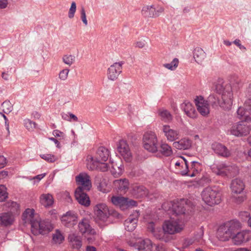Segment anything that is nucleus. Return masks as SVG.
Here are the masks:
<instances>
[{
	"instance_id": "680f3d73",
	"label": "nucleus",
	"mask_w": 251,
	"mask_h": 251,
	"mask_svg": "<svg viewBox=\"0 0 251 251\" xmlns=\"http://www.w3.org/2000/svg\"><path fill=\"white\" fill-rule=\"evenodd\" d=\"M109 216H112L118 219L121 217V215L117 211L112 209H109Z\"/></svg>"
},
{
	"instance_id": "8fccbe9b",
	"label": "nucleus",
	"mask_w": 251,
	"mask_h": 251,
	"mask_svg": "<svg viewBox=\"0 0 251 251\" xmlns=\"http://www.w3.org/2000/svg\"><path fill=\"white\" fill-rule=\"evenodd\" d=\"M40 156L42 159L50 163H53L57 160L56 156L50 154H40Z\"/></svg>"
},
{
	"instance_id": "f3484780",
	"label": "nucleus",
	"mask_w": 251,
	"mask_h": 251,
	"mask_svg": "<svg viewBox=\"0 0 251 251\" xmlns=\"http://www.w3.org/2000/svg\"><path fill=\"white\" fill-rule=\"evenodd\" d=\"M139 215V211H135L125 220L124 226L126 230L131 232L135 229L137 226Z\"/></svg>"
},
{
	"instance_id": "e433bc0d",
	"label": "nucleus",
	"mask_w": 251,
	"mask_h": 251,
	"mask_svg": "<svg viewBox=\"0 0 251 251\" xmlns=\"http://www.w3.org/2000/svg\"><path fill=\"white\" fill-rule=\"evenodd\" d=\"M100 160L96 157L94 158L91 155H88L86 158V165L89 170H94L98 168Z\"/></svg>"
},
{
	"instance_id": "5701e85b",
	"label": "nucleus",
	"mask_w": 251,
	"mask_h": 251,
	"mask_svg": "<svg viewBox=\"0 0 251 251\" xmlns=\"http://www.w3.org/2000/svg\"><path fill=\"white\" fill-rule=\"evenodd\" d=\"M245 187L243 181L239 178L232 180L230 184L232 194H241V192L244 191Z\"/></svg>"
},
{
	"instance_id": "a878e982",
	"label": "nucleus",
	"mask_w": 251,
	"mask_h": 251,
	"mask_svg": "<svg viewBox=\"0 0 251 251\" xmlns=\"http://www.w3.org/2000/svg\"><path fill=\"white\" fill-rule=\"evenodd\" d=\"M192 141L188 138H183L179 141L175 142L173 146L178 150H188L192 146Z\"/></svg>"
},
{
	"instance_id": "bf43d9fd",
	"label": "nucleus",
	"mask_w": 251,
	"mask_h": 251,
	"mask_svg": "<svg viewBox=\"0 0 251 251\" xmlns=\"http://www.w3.org/2000/svg\"><path fill=\"white\" fill-rule=\"evenodd\" d=\"M72 243V246L73 248L75 249H78L80 248L82 246V242L80 238L76 240L75 242H73Z\"/></svg>"
},
{
	"instance_id": "72a5a7b5",
	"label": "nucleus",
	"mask_w": 251,
	"mask_h": 251,
	"mask_svg": "<svg viewBox=\"0 0 251 251\" xmlns=\"http://www.w3.org/2000/svg\"><path fill=\"white\" fill-rule=\"evenodd\" d=\"M201 163L197 161H192L191 162V168L189 172L185 176L190 177H194L199 174L201 170Z\"/></svg>"
},
{
	"instance_id": "6e6552de",
	"label": "nucleus",
	"mask_w": 251,
	"mask_h": 251,
	"mask_svg": "<svg viewBox=\"0 0 251 251\" xmlns=\"http://www.w3.org/2000/svg\"><path fill=\"white\" fill-rule=\"evenodd\" d=\"M111 200L113 204L119 206L123 210L137 205L136 201L123 197L113 196Z\"/></svg>"
},
{
	"instance_id": "774afa93",
	"label": "nucleus",
	"mask_w": 251,
	"mask_h": 251,
	"mask_svg": "<svg viewBox=\"0 0 251 251\" xmlns=\"http://www.w3.org/2000/svg\"><path fill=\"white\" fill-rule=\"evenodd\" d=\"M246 95L251 99V83L249 85L246 90Z\"/></svg>"
},
{
	"instance_id": "4d7b16f0",
	"label": "nucleus",
	"mask_w": 251,
	"mask_h": 251,
	"mask_svg": "<svg viewBox=\"0 0 251 251\" xmlns=\"http://www.w3.org/2000/svg\"><path fill=\"white\" fill-rule=\"evenodd\" d=\"M80 14H81V19L82 22L85 25H87L88 22H87V20L86 19L85 10L83 7H82L81 8Z\"/></svg>"
},
{
	"instance_id": "9b49d317",
	"label": "nucleus",
	"mask_w": 251,
	"mask_h": 251,
	"mask_svg": "<svg viewBox=\"0 0 251 251\" xmlns=\"http://www.w3.org/2000/svg\"><path fill=\"white\" fill-rule=\"evenodd\" d=\"M124 62L114 63L107 70V78L108 79L115 81L117 80L119 75L122 72V66Z\"/></svg>"
},
{
	"instance_id": "f03ea898",
	"label": "nucleus",
	"mask_w": 251,
	"mask_h": 251,
	"mask_svg": "<svg viewBox=\"0 0 251 251\" xmlns=\"http://www.w3.org/2000/svg\"><path fill=\"white\" fill-rule=\"evenodd\" d=\"M241 227L240 223L237 220H231L221 225L218 229L217 238L221 241H227Z\"/></svg>"
},
{
	"instance_id": "cd10ccee",
	"label": "nucleus",
	"mask_w": 251,
	"mask_h": 251,
	"mask_svg": "<svg viewBox=\"0 0 251 251\" xmlns=\"http://www.w3.org/2000/svg\"><path fill=\"white\" fill-rule=\"evenodd\" d=\"M249 110L247 109V101L245 103V107L240 106L237 111V117L240 119L245 120L244 122H251V117L250 114Z\"/></svg>"
},
{
	"instance_id": "603ef678",
	"label": "nucleus",
	"mask_w": 251,
	"mask_h": 251,
	"mask_svg": "<svg viewBox=\"0 0 251 251\" xmlns=\"http://www.w3.org/2000/svg\"><path fill=\"white\" fill-rule=\"evenodd\" d=\"M25 126L28 130H31L36 127V124L29 119H25L24 121Z\"/></svg>"
},
{
	"instance_id": "37998d69",
	"label": "nucleus",
	"mask_w": 251,
	"mask_h": 251,
	"mask_svg": "<svg viewBox=\"0 0 251 251\" xmlns=\"http://www.w3.org/2000/svg\"><path fill=\"white\" fill-rule=\"evenodd\" d=\"M1 106L3 112L6 114L10 113L13 109V106L9 100L4 101L2 103Z\"/></svg>"
},
{
	"instance_id": "f704fd0d",
	"label": "nucleus",
	"mask_w": 251,
	"mask_h": 251,
	"mask_svg": "<svg viewBox=\"0 0 251 251\" xmlns=\"http://www.w3.org/2000/svg\"><path fill=\"white\" fill-rule=\"evenodd\" d=\"M193 56L195 61L200 64L204 60L206 57V53L201 48L197 47L194 50Z\"/></svg>"
},
{
	"instance_id": "58836bf2",
	"label": "nucleus",
	"mask_w": 251,
	"mask_h": 251,
	"mask_svg": "<svg viewBox=\"0 0 251 251\" xmlns=\"http://www.w3.org/2000/svg\"><path fill=\"white\" fill-rule=\"evenodd\" d=\"M232 201L239 204L243 202L246 199V195L243 191L241 194H232Z\"/></svg>"
},
{
	"instance_id": "49530a36",
	"label": "nucleus",
	"mask_w": 251,
	"mask_h": 251,
	"mask_svg": "<svg viewBox=\"0 0 251 251\" xmlns=\"http://www.w3.org/2000/svg\"><path fill=\"white\" fill-rule=\"evenodd\" d=\"M159 115L161 116L162 120L165 121V122L170 121L172 119V116L171 114L167 110H164L162 111H160Z\"/></svg>"
},
{
	"instance_id": "2eb2a0df",
	"label": "nucleus",
	"mask_w": 251,
	"mask_h": 251,
	"mask_svg": "<svg viewBox=\"0 0 251 251\" xmlns=\"http://www.w3.org/2000/svg\"><path fill=\"white\" fill-rule=\"evenodd\" d=\"M118 150L125 160L129 162L132 160V154L127 143L124 140H121L118 146Z\"/></svg>"
},
{
	"instance_id": "79ce46f5",
	"label": "nucleus",
	"mask_w": 251,
	"mask_h": 251,
	"mask_svg": "<svg viewBox=\"0 0 251 251\" xmlns=\"http://www.w3.org/2000/svg\"><path fill=\"white\" fill-rule=\"evenodd\" d=\"M6 206L8 207L11 212L15 213L17 212L19 209V204L15 201H9L6 202Z\"/></svg>"
},
{
	"instance_id": "2f4dec72",
	"label": "nucleus",
	"mask_w": 251,
	"mask_h": 251,
	"mask_svg": "<svg viewBox=\"0 0 251 251\" xmlns=\"http://www.w3.org/2000/svg\"><path fill=\"white\" fill-rule=\"evenodd\" d=\"M109 156V151L104 147H100L97 151V158L101 162H105Z\"/></svg>"
},
{
	"instance_id": "b1692460",
	"label": "nucleus",
	"mask_w": 251,
	"mask_h": 251,
	"mask_svg": "<svg viewBox=\"0 0 251 251\" xmlns=\"http://www.w3.org/2000/svg\"><path fill=\"white\" fill-rule=\"evenodd\" d=\"M195 104L197 107L198 111L202 116L207 115L209 112L208 104L206 102H204V100L202 97H198L195 100Z\"/></svg>"
},
{
	"instance_id": "f8f14e48",
	"label": "nucleus",
	"mask_w": 251,
	"mask_h": 251,
	"mask_svg": "<svg viewBox=\"0 0 251 251\" xmlns=\"http://www.w3.org/2000/svg\"><path fill=\"white\" fill-rule=\"evenodd\" d=\"M97 217L102 221H105L109 216V209L105 203L97 204L94 208Z\"/></svg>"
},
{
	"instance_id": "13d9d810",
	"label": "nucleus",
	"mask_w": 251,
	"mask_h": 251,
	"mask_svg": "<svg viewBox=\"0 0 251 251\" xmlns=\"http://www.w3.org/2000/svg\"><path fill=\"white\" fill-rule=\"evenodd\" d=\"M172 235V234H170L167 231H165L164 235H163V237L161 239V240L165 242H169L173 239Z\"/></svg>"
},
{
	"instance_id": "a211bd4d",
	"label": "nucleus",
	"mask_w": 251,
	"mask_h": 251,
	"mask_svg": "<svg viewBox=\"0 0 251 251\" xmlns=\"http://www.w3.org/2000/svg\"><path fill=\"white\" fill-rule=\"evenodd\" d=\"M79 232L82 235H93L96 232L90 225V221L88 219H82L78 224Z\"/></svg>"
},
{
	"instance_id": "dca6fc26",
	"label": "nucleus",
	"mask_w": 251,
	"mask_h": 251,
	"mask_svg": "<svg viewBox=\"0 0 251 251\" xmlns=\"http://www.w3.org/2000/svg\"><path fill=\"white\" fill-rule=\"evenodd\" d=\"M163 229L170 234H174L181 231L183 229V226L176 221L171 220L165 223Z\"/></svg>"
},
{
	"instance_id": "393cba45",
	"label": "nucleus",
	"mask_w": 251,
	"mask_h": 251,
	"mask_svg": "<svg viewBox=\"0 0 251 251\" xmlns=\"http://www.w3.org/2000/svg\"><path fill=\"white\" fill-rule=\"evenodd\" d=\"M163 131L169 141L172 142L178 138V131L171 129L168 125L163 126Z\"/></svg>"
},
{
	"instance_id": "5fc2aeb1",
	"label": "nucleus",
	"mask_w": 251,
	"mask_h": 251,
	"mask_svg": "<svg viewBox=\"0 0 251 251\" xmlns=\"http://www.w3.org/2000/svg\"><path fill=\"white\" fill-rule=\"evenodd\" d=\"M108 166L107 163L101 162L100 161L99 164L98 166V168L96 170H99L101 172H106L108 170Z\"/></svg>"
},
{
	"instance_id": "39448f33",
	"label": "nucleus",
	"mask_w": 251,
	"mask_h": 251,
	"mask_svg": "<svg viewBox=\"0 0 251 251\" xmlns=\"http://www.w3.org/2000/svg\"><path fill=\"white\" fill-rule=\"evenodd\" d=\"M212 169L214 173L222 176H234L238 172L236 166L226 165L225 163H220L214 166Z\"/></svg>"
},
{
	"instance_id": "1a4fd4ad",
	"label": "nucleus",
	"mask_w": 251,
	"mask_h": 251,
	"mask_svg": "<svg viewBox=\"0 0 251 251\" xmlns=\"http://www.w3.org/2000/svg\"><path fill=\"white\" fill-rule=\"evenodd\" d=\"M231 238L233 244L235 245H241L251 239V231L245 230L240 232H237Z\"/></svg>"
},
{
	"instance_id": "6ab92c4d",
	"label": "nucleus",
	"mask_w": 251,
	"mask_h": 251,
	"mask_svg": "<svg viewBox=\"0 0 251 251\" xmlns=\"http://www.w3.org/2000/svg\"><path fill=\"white\" fill-rule=\"evenodd\" d=\"M212 149L218 155L227 158L231 156V152L225 145L218 143L212 144Z\"/></svg>"
},
{
	"instance_id": "f257e3e1",
	"label": "nucleus",
	"mask_w": 251,
	"mask_h": 251,
	"mask_svg": "<svg viewBox=\"0 0 251 251\" xmlns=\"http://www.w3.org/2000/svg\"><path fill=\"white\" fill-rule=\"evenodd\" d=\"M215 90L217 93L221 95L222 100H219L216 94H211L207 98L206 102L213 108L220 106L225 110H230L233 103V93L231 85L225 83L223 79L219 78L215 85Z\"/></svg>"
},
{
	"instance_id": "bb28decb",
	"label": "nucleus",
	"mask_w": 251,
	"mask_h": 251,
	"mask_svg": "<svg viewBox=\"0 0 251 251\" xmlns=\"http://www.w3.org/2000/svg\"><path fill=\"white\" fill-rule=\"evenodd\" d=\"M132 193L135 198H142L147 196L148 190L143 185H135L133 187Z\"/></svg>"
},
{
	"instance_id": "4c0bfd02",
	"label": "nucleus",
	"mask_w": 251,
	"mask_h": 251,
	"mask_svg": "<svg viewBox=\"0 0 251 251\" xmlns=\"http://www.w3.org/2000/svg\"><path fill=\"white\" fill-rule=\"evenodd\" d=\"M159 151L162 155L165 156H169L173 153L171 147L165 143L161 144Z\"/></svg>"
},
{
	"instance_id": "3c124183",
	"label": "nucleus",
	"mask_w": 251,
	"mask_h": 251,
	"mask_svg": "<svg viewBox=\"0 0 251 251\" xmlns=\"http://www.w3.org/2000/svg\"><path fill=\"white\" fill-rule=\"evenodd\" d=\"M180 161L182 162V165L183 164L185 165V169L181 171V174L182 176H185L188 174V172H189V169L188 167V164L186 159L183 156H180Z\"/></svg>"
},
{
	"instance_id": "7c9ffc66",
	"label": "nucleus",
	"mask_w": 251,
	"mask_h": 251,
	"mask_svg": "<svg viewBox=\"0 0 251 251\" xmlns=\"http://www.w3.org/2000/svg\"><path fill=\"white\" fill-rule=\"evenodd\" d=\"M41 204L45 207H50L53 203L54 199L50 194H43L40 197Z\"/></svg>"
},
{
	"instance_id": "4468645a",
	"label": "nucleus",
	"mask_w": 251,
	"mask_h": 251,
	"mask_svg": "<svg viewBox=\"0 0 251 251\" xmlns=\"http://www.w3.org/2000/svg\"><path fill=\"white\" fill-rule=\"evenodd\" d=\"M172 211L176 215L184 214L187 205V201L185 199L174 200L171 202Z\"/></svg>"
},
{
	"instance_id": "052dcab7",
	"label": "nucleus",
	"mask_w": 251,
	"mask_h": 251,
	"mask_svg": "<svg viewBox=\"0 0 251 251\" xmlns=\"http://www.w3.org/2000/svg\"><path fill=\"white\" fill-rule=\"evenodd\" d=\"M79 238V236L76 235L75 233L69 234L68 236V240L70 242H75L76 240H77Z\"/></svg>"
},
{
	"instance_id": "9d476101",
	"label": "nucleus",
	"mask_w": 251,
	"mask_h": 251,
	"mask_svg": "<svg viewBox=\"0 0 251 251\" xmlns=\"http://www.w3.org/2000/svg\"><path fill=\"white\" fill-rule=\"evenodd\" d=\"M75 181L80 185L77 188H81V191H89L92 187L90 176L86 173H80L75 177Z\"/></svg>"
},
{
	"instance_id": "ea45409f",
	"label": "nucleus",
	"mask_w": 251,
	"mask_h": 251,
	"mask_svg": "<svg viewBox=\"0 0 251 251\" xmlns=\"http://www.w3.org/2000/svg\"><path fill=\"white\" fill-rule=\"evenodd\" d=\"M151 226V233L153 235L156 239L159 240H161V239L163 237V235H164V232L165 231L164 229L159 228H155L154 227H152V225Z\"/></svg>"
},
{
	"instance_id": "a19ab883",
	"label": "nucleus",
	"mask_w": 251,
	"mask_h": 251,
	"mask_svg": "<svg viewBox=\"0 0 251 251\" xmlns=\"http://www.w3.org/2000/svg\"><path fill=\"white\" fill-rule=\"evenodd\" d=\"M52 240L55 243L60 244L64 240V237L60 230L56 229L52 235Z\"/></svg>"
},
{
	"instance_id": "aec40b11",
	"label": "nucleus",
	"mask_w": 251,
	"mask_h": 251,
	"mask_svg": "<svg viewBox=\"0 0 251 251\" xmlns=\"http://www.w3.org/2000/svg\"><path fill=\"white\" fill-rule=\"evenodd\" d=\"M86 191H81V188H76L75 191V197L78 202L81 205L88 206L90 204L89 196Z\"/></svg>"
},
{
	"instance_id": "e2e57ef3",
	"label": "nucleus",
	"mask_w": 251,
	"mask_h": 251,
	"mask_svg": "<svg viewBox=\"0 0 251 251\" xmlns=\"http://www.w3.org/2000/svg\"><path fill=\"white\" fill-rule=\"evenodd\" d=\"M6 164V159L2 155H0V169L3 168Z\"/></svg>"
},
{
	"instance_id": "c85d7f7f",
	"label": "nucleus",
	"mask_w": 251,
	"mask_h": 251,
	"mask_svg": "<svg viewBox=\"0 0 251 251\" xmlns=\"http://www.w3.org/2000/svg\"><path fill=\"white\" fill-rule=\"evenodd\" d=\"M113 184L116 189L120 192H125L128 188V180L126 178L115 180Z\"/></svg>"
},
{
	"instance_id": "412c9836",
	"label": "nucleus",
	"mask_w": 251,
	"mask_h": 251,
	"mask_svg": "<svg viewBox=\"0 0 251 251\" xmlns=\"http://www.w3.org/2000/svg\"><path fill=\"white\" fill-rule=\"evenodd\" d=\"M35 211L33 209L27 208L23 212L22 216V219L25 225H30L32 228V224L35 223L37 220L34 219Z\"/></svg>"
},
{
	"instance_id": "6e6d98bb",
	"label": "nucleus",
	"mask_w": 251,
	"mask_h": 251,
	"mask_svg": "<svg viewBox=\"0 0 251 251\" xmlns=\"http://www.w3.org/2000/svg\"><path fill=\"white\" fill-rule=\"evenodd\" d=\"M69 72V70L66 69L60 71L59 74V77L60 79L63 80H65L68 77V75Z\"/></svg>"
},
{
	"instance_id": "423d86ee",
	"label": "nucleus",
	"mask_w": 251,
	"mask_h": 251,
	"mask_svg": "<svg viewBox=\"0 0 251 251\" xmlns=\"http://www.w3.org/2000/svg\"><path fill=\"white\" fill-rule=\"evenodd\" d=\"M53 228L52 225L49 220H37L32 224L31 230L34 235H37L48 233Z\"/></svg>"
},
{
	"instance_id": "7ed1b4c3",
	"label": "nucleus",
	"mask_w": 251,
	"mask_h": 251,
	"mask_svg": "<svg viewBox=\"0 0 251 251\" xmlns=\"http://www.w3.org/2000/svg\"><path fill=\"white\" fill-rule=\"evenodd\" d=\"M201 197L206 204L212 206L221 202L222 192L217 187H208L202 191Z\"/></svg>"
},
{
	"instance_id": "0eeeda50",
	"label": "nucleus",
	"mask_w": 251,
	"mask_h": 251,
	"mask_svg": "<svg viewBox=\"0 0 251 251\" xmlns=\"http://www.w3.org/2000/svg\"><path fill=\"white\" fill-rule=\"evenodd\" d=\"M143 141L144 147L146 150L151 152L158 151V141L154 133L150 132L145 133Z\"/></svg>"
},
{
	"instance_id": "a18cd8bd",
	"label": "nucleus",
	"mask_w": 251,
	"mask_h": 251,
	"mask_svg": "<svg viewBox=\"0 0 251 251\" xmlns=\"http://www.w3.org/2000/svg\"><path fill=\"white\" fill-rule=\"evenodd\" d=\"M62 60L63 62L69 65H72L75 61V57L72 55H65L63 56Z\"/></svg>"
},
{
	"instance_id": "09e8293b",
	"label": "nucleus",
	"mask_w": 251,
	"mask_h": 251,
	"mask_svg": "<svg viewBox=\"0 0 251 251\" xmlns=\"http://www.w3.org/2000/svg\"><path fill=\"white\" fill-rule=\"evenodd\" d=\"M107 184L106 183V180L104 178H102L100 180V182L98 186V189L99 191L103 193H107L108 191V190L107 188Z\"/></svg>"
},
{
	"instance_id": "473e14b6",
	"label": "nucleus",
	"mask_w": 251,
	"mask_h": 251,
	"mask_svg": "<svg viewBox=\"0 0 251 251\" xmlns=\"http://www.w3.org/2000/svg\"><path fill=\"white\" fill-rule=\"evenodd\" d=\"M13 217L9 213H4L0 216V225L7 226L13 224Z\"/></svg>"
},
{
	"instance_id": "864d4df0",
	"label": "nucleus",
	"mask_w": 251,
	"mask_h": 251,
	"mask_svg": "<svg viewBox=\"0 0 251 251\" xmlns=\"http://www.w3.org/2000/svg\"><path fill=\"white\" fill-rule=\"evenodd\" d=\"M76 6L75 2L73 1L72 2L71 7L69 9V13H68V17L70 19L73 18L74 16L75 12L76 11Z\"/></svg>"
},
{
	"instance_id": "20e7f679",
	"label": "nucleus",
	"mask_w": 251,
	"mask_h": 251,
	"mask_svg": "<svg viewBox=\"0 0 251 251\" xmlns=\"http://www.w3.org/2000/svg\"><path fill=\"white\" fill-rule=\"evenodd\" d=\"M247 122L242 121L233 124L229 132L231 135L236 137L247 136L251 131V126Z\"/></svg>"
},
{
	"instance_id": "de8ad7c7",
	"label": "nucleus",
	"mask_w": 251,
	"mask_h": 251,
	"mask_svg": "<svg viewBox=\"0 0 251 251\" xmlns=\"http://www.w3.org/2000/svg\"><path fill=\"white\" fill-rule=\"evenodd\" d=\"M178 64V59L175 58L170 63L165 64L163 66L171 70H174L177 67Z\"/></svg>"
},
{
	"instance_id": "ddd939ff",
	"label": "nucleus",
	"mask_w": 251,
	"mask_h": 251,
	"mask_svg": "<svg viewBox=\"0 0 251 251\" xmlns=\"http://www.w3.org/2000/svg\"><path fill=\"white\" fill-rule=\"evenodd\" d=\"M77 219L76 214L73 211H69L62 216L61 220L64 226L72 227L76 224Z\"/></svg>"
},
{
	"instance_id": "69168bd1",
	"label": "nucleus",
	"mask_w": 251,
	"mask_h": 251,
	"mask_svg": "<svg viewBox=\"0 0 251 251\" xmlns=\"http://www.w3.org/2000/svg\"><path fill=\"white\" fill-rule=\"evenodd\" d=\"M7 0H0V9L5 8L8 5Z\"/></svg>"
},
{
	"instance_id": "c03bdc74",
	"label": "nucleus",
	"mask_w": 251,
	"mask_h": 251,
	"mask_svg": "<svg viewBox=\"0 0 251 251\" xmlns=\"http://www.w3.org/2000/svg\"><path fill=\"white\" fill-rule=\"evenodd\" d=\"M7 188L3 185H0V201H4L8 198V193L6 192Z\"/></svg>"
},
{
	"instance_id": "c9c22d12",
	"label": "nucleus",
	"mask_w": 251,
	"mask_h": 251,
	"mask_svg": "<svg viewBox=\"0 0 251 251\" xmlns=\"http://www.w3.org/2000/svg\"><path fill=\"white\" fill-rule=\"evenodd\" d=\"M142 14L145 17H155V8L153 5H145L143 7L141 11Z\"/></svg>"
},
{
	"instance_id": "c756f323",
	"label": "nucleus",
	"mask_w": 251,
	"mask_h": 251,
	"mask_svg": "<svg viewBox=\"0 0 251 251\" xmlns=\"http://www.w3.org/2000/svg\"><path fill=\"white\" fill-rule=\"evenodd\" d=\"M138 251H154L151 241L146 239L140 241L138 243Z\"/></svg>"
},
{
	"instance_id": "4be33fe9",
	"label": "nucleus",
	"mask_w": 251,
	"mask_h": 251,
	"mask_svg": "<svg viewBox=\"0 0 251 251\" xmlns=\"http://www.w3.org/2000/svg\"><path fill=\"white\" fill-rule=\"evenodd\" d=\"M181 107L189 117L194 119L197 117V112L195 107L190 102L185 101L181 104Z\"/></svg>"
},
{
	"instance_id": "0e129e2a",
	"label": "nucleus",
	"mask_w": 251,
	"mask_h": 251,
	"mask_svg": "<svg viewBox=\"0 0 251 251\" xmlns=\"http://www.w3.org/2000/svg\"><path fill=\"white\" fill-rule=\"evenodd\" d=\"M194 243V240L193 239H186L185 240L184 242V246L185 248L192 245Z\"/></svg>"
},
{
	"instance_id": "338daca9",
	"label": "nucleus",
	"mask_w": 251,
	"mask_h": 251,
	"mask_svg": "<svg viewBox=\"0 0 251 251\" xmlns=\"http://www.w3.org/2000/svg\"><path fill=\"white\" fill-rule=\"evenodd\" d=\"M135 45L136 47L142 49L145 46V43L144 41H139L136 42Z\"/></svg>"
}]
</instances>
